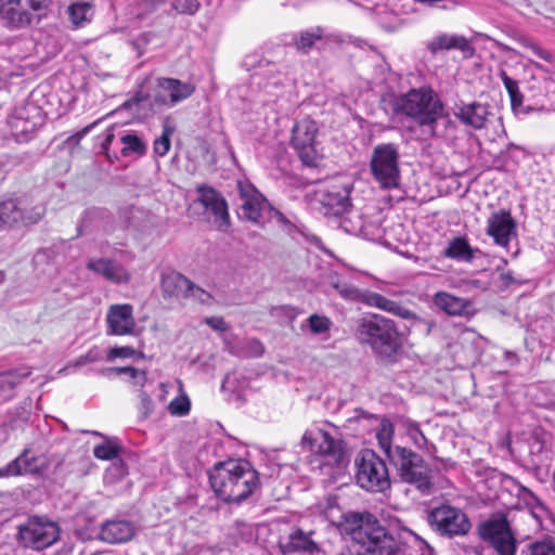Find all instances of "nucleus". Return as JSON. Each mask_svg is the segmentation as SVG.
I'll list each match as a JSON object with an SVG mask.
<instances>
[{"mask_svg":"<svg viewBox=\"0 0 555 555\" xmlns=\"http://www.w3.org/2000/svg\"><path fill=\"white\" fill-rule=\"evenodd\" d=\"M249 348V356L251 357H260L262 356L264 348L262 344L257 339H250L247 341Z\"/></svg>","mask_w":555,"mask_h":555,"instance_id":"4d7b16f0","label":"nucleus"},{"mask_svg":"<svg viewBox=\"0 0 555 555\" xmlns=\"http://www.w3.org/2000/svg\"><path fill=\"white\" fill-rule=\"evenodd\" d=\"M444 255L456 260L472 261L474 258V250L466 240L456 237L450 242Z\"/></svg>","mask_w":555,"mask_h":555,"instance_id":"473e14b6","label":"nucleus"},{"mask_svg":"<svg viewBox=\"0 0 555 555\" xmlns=\"http://www.w3.org/2000/svg\"><path fill=\"white\" fill-rule=\"evenodd\" d=\"M453 115L462 125L480 130L486 128L491 112L489 104L460 101L453 107Z\"/></svg>","mask_w":555,"mask_h":555,"instance_id":"f3484780","label":"nucleus"},{"mask_svg":"<svg viewBox=\"0 0 555 555\" xmlns=\"http://www.w3.org/2000/svg\"><path fill=\"white\" fill-rule=\"evenodd\" d=\"M351 182L337 181L320 192L321 211L327 218L343 217L352 206L350 194Z\"/></svg>","mask_w":555,"mask_h":555,"instance_id":"4468645a","label":"nucleus"},{"mask_svg":"<svg viewBox=\"0 0 555 555\" xmlns=\"http://www.w3.org/2000/svg\"><path fill=\"white\" fill-rule=\"evenodd\" d=\"M106 319L109 333L113 335H127L133 332L135 323L130 305L111 306Z\"/></svg>","mask_w":555,"mask_h":555,"instance_id":"412c9836","label":"nucleus"},{"mask_svg":"<svg viewBox=\"0 0 555 555\" xmlns=\"http://www.w3.org/2000/svg\"><path fill=\"white\" fill-rule=\"evenodd\" d=\"M318 132L317 121L309 117L297 121L293 127L292 145L301 163L308 167H317L319 163Z\"/></svg>","mask_w":555,"mask_h":555,"instance_id":"ddd939ff","label":"nucleus"},{"mask_svg":"<svg viewBox=\"0 0 555 555\" xmlns=\"http://www.w3.org/2000/svg\"><path fill=\"white\" fill-rule=\"evenodd\" d=\"M499 77L501 78L511 99V107L515 115H527L533 111L532 107H524V94L519 90L518 82L511 78L504 69H500Z\"/></svg>","mask_w":555,"mask_h":555,"instance_id":"c756f323","label":"nucleus"},{"mask_svg":"<svg viewBox=\"0 0 555 555\" xmlns=\"http://www.w3.org/2000/svg\"><path fill=\"white\" fill-rule=\"evenodd\" d=\"M191 402L186 395L175 398L168 405V411L175 416H184L190 412Z\"/></svg>","mask_w":555,"mask_h":555,"instance_id":"a18cd8bd","label":"nucleus"},{"mask_svg":"<svg viewBox=\"0 0 555 555\" xmlns=\"http://www.w3.org/2000/svg\"><path fill=\"white\" fill-rule=\"evenodd\" d=\"M137 354V351L132 347H115L109 349L107 352V360L112 361L116 358H130Z\"/></svg>","mask_w":555,"mask_h":555,"instance_id":"3c124183","label":"nucleus"},{"mask_svg":"<svg viewBox=\"0 0 555 555\" xmlns=\"http://www.w3.org/2000/svg\"><path fill=\"white\" fill-rule=\"evenodd\" d=\"M120 447L113 439H107L104 443L98 444L93 449V454L99 460H114L118 456Z\"/></svg>","mask_w":555,"mask_h":555,"instance_id":"58836bf2","label":"nucleus"},{"mask_svg":"<svg viewBox=\"0 0 555 555\" xmlns=\"http://www.w3.org/2000/svg\"><path fill=\"white\" fill-rule=\"evenodd\" d=\"M521 555H555V540L551 537L529 543Z\"/></svg>","mask_w":555,"mask_h":555,"instance_id":"c9c22d12","label":"nucleus"},{"mask_svg":"<svg viewBox=\"0 0 555 555\" xmlns=\"http://www.w3.org/2000/svg\"><path fill=\"white\" fill-rule=\"evenodd\" d=\"M37 462L38 457L29 449H24L16 459L0 468V478L39 473L40 465Z\"/></svg>","mask_w":555,"mask_h":555,"instance_id":"393cba45","label":"nucleus"},{"mask_svg":"<svg viewBox=\"0 0 555 555\" xmlns=\"http://www.w3.org/2000/svg\"><path fill=\"white\" fill-rule=\"evenodd\" d=\"M91 4L89 2H76L68 7L67 12L69 20L75 26H81L89 21L88 15L91 13Z\"/></svg>","mask_w":555,"mask_h":555,"instance_id":"e433bc0d","label":"nucleus"},{"mask_svg":"<svg viewBox=\"0 0 555 555\" xmlns=\"http://www.w3.org/2000/svg\"><path fill=\"white\" fill-rule=\"evenodd\" d=\"M313 532H306L300 528L294 529L285 542L280 541L279 547L283 555L302 553L317 555L320 553V545L312 539Z\"/></svg>","mask_w":555,"mask_h":555,"instance_id":"aec40b11","label":"nucleus"},{"mask_svg":"<svg viewBox=\"0 0 555 555\" xmlns=\"http://www.w3.org/2000/svg\"><path fill=\"white\" fill-rule=\"evenodd\" d=\"M232 537L235 545H238L242 542H248L253 539L251 527L242 520H236L234 522Z\"/></svg>","mask_w":555,"mask_h":555,"instance_id":"c03bdc74","label":"nucleus"},{"mask_svg":"<svg viewBox=\"0 0 555 555\" xmlns=\"http://www.w3.org/2000/svg\"><path fill=\"white\" fill-rule=\"evenodd\" d=\"M395 109L413 119L421 127H428L435 135L437 121L443 115V104L430 87L413 88L400 95Z\"/></svg>","mask_w":555,"mask_h":555,"instance_id":"20e7f679","label":"nucleus"},{"mask_svg":"<svg viewBox=\"0 0 555 555\" xmlns=\"http://www.w3.org/2000/svg\"><path fill=\"white\" fill-rule=\"evenodd\" d=\"M358 485L371 492H384L390 488L385 462L371 450L362 451L356 459Z\"/></svg>","mask_w":555,"mask_h":555,"instance_id":"6e6552de","label":"nucleus"},{"mask_svg":"<svg viewBox=\"0 0 555 555\" xmlns=\"http://www.w3.org/2000/svg\"><path fill=\"white\" fill-rule=\"evenodd\" d=\"M362 304H364L369 307H374V308L380 309L385 312L391 313L401 319H406V318L412 317L411 310L401 306L398 301L389 299V298L383 296L382 294H378V293H375L372 291L363 292Z\"/></svg>","mask_w":555,"mask_h":555,"instance_id":"bb28decb","label":"nucleus"},{"mask_svg":"<svg viewBox=\"0 0 555 555\" xmlns=\"http://www.w3.org/2000/svg\"><path fill=\"white\" fill-rule=\"evenodd\" d=\"M29 369H20L0 373V392L9 399L13 396V390L22 380L30 375Z\"/></svg>","mask_w":555,"mask_h":555,"instance_id":"2f4dec72","label":"nucleus"},{"mask_svg":"<svg viewBox=\"0 0 555 555\" xmlns=\"http://www.w3.org/2000/svg\"><path fill=\"white\" fill-rule=\"evenodd\" d=\"M140 397H141L142 408L144 409L145 414L150 413L153 410L152 399L145 392H142Z\"/></svg>","mask_w":555,"mask_h":555,"instance_id":"052dcab7","label":"nucleus"},{"mask_svg":"<svg viewBox=\"0 0 555 555\" xmlns=\"http://www.w3.org/2000/svg\"><path fill=\"white\" fill-rule=\"evenodd\" d=\"M51 0H0V21L9 29H23L39 23L50 9Z\"/></svg>","mask_w":555,"mask_h":555,"instance_id":"423d86ee","label":"nucleus"},{"mask_svg":"<svg viewBox=\"0 0 555 555\" xmlns=\"http://www.w3.org/2000/svg\"><path fill=\"white\" fill-rule=\"evenodd\" d=\"M333 286L345 299L362 302V295L364 291H361L346 282H337L334 283Z\"/></svg>","mask_w":555,"mask_h":555,"instance_id":"37998d69","label":"nucleus"},{"mask_svg":"<svg viewBox=\"0 0 555 555\" xmlns=\"http://www.w3.org/2000/svg\"><path fill=\"white\" fill-rule=\"evenodd\" d=\"M155 82L154 101L159 106H173L190 98L195 91L193 83L183 82L176 78L159 77Z\"/></svg>","mask_w":555,"mask_h":555,"instance_id":"2eb2a0df","label":"nucleus"},{"mask_svg":"<svg viewBox=\"0 0 555 555\" xmlns=\"http://www.w3.org/2000/svg\"><path fill=\"white\" fill-rule=\"evenodd\" d=\"M191 280L177 271L163 273L160 288L164 298L186 299L190 291Z\"/></svg>","mask_w":555,"mask_h":555,"instance_id":"a878e982","label":"nucleus"},{"mask_svg":"<svg viewBox=\"0 0 555 555\" xmlns=\"http://www.w3.org/2000/svg\"><path fill=\"white\" fill-rule=\"evenodd\" d=\"M410 436L414 439L416 444H421L422 442H426V438L424 434L421 431L417 425H413L409 430Z\"/></svg>","mask_w":555,"mask_h":555,"instance_id":"13d9d810","label":"nucleus"},{"mask_svg":"<svg viewBox=\"0 0 555 555\" xmlns=\"http://www.w3.org/2000/svg\"><path fill=\"white\" fill-rule=\"evenodd\" d=\"M166 0H142V4L147 11H155L159 5L164 4Z\"/></svg>","mask_w":555,"mask_h":555,"instance_id":"680f3d73","label":"nucleus"},{"mask_svg":"<svg viewBox=\"0 0 555 555\" xmlns=\"http://www.w3.org/2000/svg\"><path fill=\"white\" fill-rule=\"evenodd\" d=\"M411 314L412 317L405 319L411 322L410 327L424 336H428L435 326V321L431 319L421 318L413 311H411Z\"/></svg>","mask_w":555,"mask_h":555,"instance_id":"a19ab883","label":"nucleus"},{"mask_svg":"<svg viewBox=\"0 0 555 555\" xmlns=\"http://www.w3.org/2000/svg\"><path fill=\"white\" fill-rule=\"evenodd\" d=\"M434 304L437 308L449 315L469 317L475 312L472 300L463 297H456L447 292L436 293L434 296Z\"/></svg>","mask_w":555,"mask_h":555,"instance_id":"4be33fe9","label":"nucleus"},{"mask_svg":"<svg viewBox=\"0 0 555 555\" xmlns=\"http://www.w3.org/2000/svg\"><path fill=\"white\" fill-rule=\"evenodd\" d=\"M237 188L242 201L240 217L254 223L259 222L267 199L250 183L238 182Z\"/></svg>","mask_w":555,"mask_h":555,"instance_id":"a211bd4d","label":"nucleus"},{"mask_svg":"<svg viewBox=\"0 0 555 555\" xmlns=\"http://www.w3.org/2000/svg\"><path fill=\"white\" fill-rule=\"evenodd\" d=\"M502 278H503V280H504V281H506V282H511V281H513V276H512V274H511V273H504V274H502Z\"/></svg>","mask_w":555,"mask_h":555,"instance_id":"774afa93","label":"nucleus"},{"mask_svg":"<svg viewBox=\"0 0 555 555\" xmlns=\"http://www.w3.org/2000/svg\"><path fill=\"white\" fill-rule=\"evenodd\" d=\"M531 450H532V452H534V451L541 452L542 451V443L540 441L533 442L532 446H531Z\"/></svg>","mask_w":555,"mask_h":555,"instance_id":"69168bd1","label":"nucleus"},{"mask_svg":"<svg viewBox=\"0 0 555 555\" xmlns=\"http://www.w3.org/2000/svg\"><path fill=\"white\" fill-rule=\"evenodd\" d=\"M100 373L106 377H113L115 375L126 374L130 379L133 380L134 385L143 386L146 382V373L144 371H140L133 366H125V367H105L100 371Z\"/></svg>","mask_w":555,"mask_h":555,"instance_id":"f704fd0d","label":"nucleus"},{"mask_svg":"<svg viewBox=\"0 0 555 555\" xmlns=\"http://www.w3.org/2000/svg\"><path fill=\"white\" fill-rule=\"evenodd\" d=\"M172 132L173 129H171L168 126H165L163 134L154 141L153 150L157 156L163 157L169 152L171 146L170 137Z\"/></svg>","mask_w":555,"mask_h":555,"instance_id":"79ce46f5","label":"nucleus"},{"mask_svg":"<svg viewBox=\"0 0 555 555\" xmlns=\"http://www.w3.org/2000/svg\"><path fill=\"white\" fill-rule=\"evenodd\" d=\"M517 488H518V494H522L524 498L529 496L530 499L534 500L540 507L543 508V504L538 500V498L529 489H527L526 487H524L521 485H517Z\"/></svg>","mask_w":555,"mask_h":555,"instance_id":"bf43d9fd","label":"nucleus"},{"mask_svg":"<svg viewBox=\"0 0 555 555\" xmlns=\"http://www.w3.org/2000/svg\"><path fill=\"white\" fill-rule=\"evenodd\" d=\"M534 51H535V53H537L541 59H543V60H548V54H547L545 51H543V50H541V49H539V48H535V49H534Z\"/></svg>","mask_w":555,"mask_h":555,"instance_id":"0e129e2a","label":"nucleus"},{"mask_svg":"<svg viewBox=\"0 0 555 555\" xmlns=\"http://www.w3.org/2000/svg\"><path fill=\"white\" fill-rule=\"evenodd\" d=\"M149 95L143 92H137L132 98L127 100L122 106L126 109H133L135 113H139L140 106L149 100Z\"/></svg>","mask_w":555,"mask_h":555,"instance_id":"8fccbe9b","label":"nucleus"},{"mask_svg":"<svg viewBox=\"0 0 555 555\" xmlns=\"http://www.w3.org/2000/svg\"><path fill=\"white\" fill-rule=\"evenodd\" d=\"M478 534L498 555H516L518 542L505 515H498L480 524Z\"/></svg>","mask_w":555,"mask_h":555,"instance_id":"9b49d317","label":"nucleus"},{"mask_svg":"<svg viewBox=\"0 0 555 555\" xmlns=\"http://www.w3.org/2000/svg\"><path fill=\"white\" fill-rule=\"evenodd\" d=\"M322 29L315 28L314 30H306L300 34V38L297 41V48L304 52H307L315 42L321 39Z\"/></svg>","mask_w":555,"mask_h":555,"instance_id":"49530a36","label":"nucleus"},{"mask_svg":"<svg viewBox=\"0 0 555 555\" xmlns=\"http://www.w3.org/2000/svg\"><path fill=\"white\" fill-rule=\"evenodd\" d=\"M392 433V425L390 423H382L380 428L376 434L378 444L387 455L388 460L391 459V454L395 451V447L391 444Z\"/></svg>","mask_w":555,"mask_h":555,"instance_id":"4c0bfd02","label":"nucleus"},{"mask_svg":"<svg viewBox=\"0 0 555 555\" xmlns=\"http://www.w3.org/2000/svg\"><path fill=\"white\" fill-rule=\"evenodd\" d=\"M208 477L216 496L228 504H241L260 488L259 473L247 461L219 462Z\"/></svg>","mask_w":555,"mask_h":555,"instance_id":"f03ea898","label":"nucleus"},{"mask_svg":"<svg viewBox=\"0 0 555 555\" xmlns=\"http://www.w3.org/2000/svg\"><path fill=\"white\" fill-rule=\"evenodd\" d=\"M313 443H315V437L311 433L306 431L301 438V444L312 448Z\"/></svg>","mask_w":555,"mask_h":555,"instance_id":"e2e57ef3","label":"nucleus"},{"mask_svg":"<svg viewBox=\"0 0 555 555\" xmlns=\"http://www.w3.org/2000/svg\"><path fill=\"white\" fill-rule=\"evenodd\" d=\"M206 324L209 325L212 330L218 331V332H225L229 328V325L221 317L207 318Z\"/></svg>","mask_w":555,"mask_h":555,"instance_id":"864d4df0","label":"nucleus"},{"mask_svg":"<svg viewBox=\"0 0 555 555\" xmlns=\"http://www.w3.org/2000/svg\"><path fill=\"white\" fill-rule=\"evenodd\" d=\"M374 179L384 189H393L400 184L399 149L395 143L377 144L370 162Z\"/></svg>","mask_w":555,"mask_h":555,"instance_id":"0eeeda50","label":"nucleus"},{"mask_svg":"<svg viewBox=\"0 0 555 555\" xmlns=\"http://www.w3.org/2000/svg\"><path fill=\"white\" fill-rule=\"evenodd\" d=\"M87 268L114 283H127L130 280L128 271L120 263L112 259H90Z\"/></svg>","mask_w":555,"mask_h":555,"instance_id":"b1692460","label":"nucleus"},{"mask_svg":"<svg viewBox=\"0 0 555 555\" xmlns=\"http://www.w3.org/2000/svg\"><path fill=\"white\" fill-rule=\"evenodd\" d=\"M186 299H193L194 301H197L203 305H210L214 300V297L208 292L195 285L191 281V287L190 291H188L186 293Z\"/></svg>","mask_w":555,"mask_h":555,"instance_id":"09e8293b","label":"nucleus"},{"mask_svg":"<svg viewBox=\"0 0 555 555\" xmlns=\"http://www.w3.org/2000/svg\"><path fill=\"white\" fill-rule=\"evenodd\" d=\"M134 535L133 525L124 519L106 520L102 526L99 537L109 544L124 543Z\"/></svg>","mask_w":555,"mask_h":555,"instance_id":"5701e85b","label":"nucleus"},{"mask_svg":"<svg viewBox=\"0 0 555 555\" xmlns=\"http://www.w3.org/2000/svg\"><path fill=\"white\" fill-rule=\"evenodd\" d=\"M307 322L309 324V328H310L311 333H313L315 335H320V334L328 332L332 326V321L327 317L320 315L317 313L311 314L307 319Z\"/></svg>","mask_w":555,"mask_h":555,"instance_id":"ea45409f","label":"nucleus"},{"mask_svg":"<svg viewBox=\"0 0 555 555\" xmlns=\"http://www.w3.org/2000/svg\"><path fill=\"white\" fill-rule=\"evenodd\" d=\"M101 359V354L96 349L89 350L86 354L79 357L77 365L96 362Z\"/></svg>","mask_w":555,"mask_h":555,"instance_id":"6e6d98bb","label":"nucleus"},{"mask_svg":"<svg viewBox=\"0 0 555 555\" xmlns=\"http://www.w3.org/2000/svg\"><path fill=\"white\" fill-rule=\"evenodd\" d=\"M120 143L122 144L120 154L124 157H128L133 154L141 156L146 152L145 143L133 132L122 134L120 137Z\"/></svg>","mask_w":555,"mask_h":555,"instance_id":"72a5a7b5","label":"nucleus"},{"mask_svg":"<svg viewBox=\"0 0 555 555\" xmlns=\"http://www.w3.org/2000/svg\"><path fill=\"white\" fill-rule=\"evenodd\" d=\"M59 539L57 524L42 517H29L18 526L17 541L26 548L42 551L53 545Z\"/></svg>","mask_w":555,"mask_h":555,"instance_id":"1a4fd4ad","label":"nucleus"},{"mask_svg":"<svg viewBox=\"0 0 555 555\" xmlns=\"http://www.w3.org/2000/svg\"><path fill=\"white\" fill-rule=\"evenodd\" d=\"M515 232L516 223L508 210L493 212L488 219L487 234L500 246H507Z\"/></svg>","mask_w":555,"mask_h":555,"instance_id":"6ab92c4d","label":"nucleus"},{"mask_svg":"<svg viewBox=\"0 0 555 555\" xmlns=\"http://www.w3.org/2000/svg\"><path fill=\"white\" fill-rule=\"evenodd\" d=\"M548 160L550 162H555V147L550 150V152H548Z\"/></svg>","mask_w":555,"mask_h":555,"instance_id":"338daca9","label":"nucleus"},{"mask_svg":"<svg viewBox=\"0 0 555 555\" xmlns=\"http://www.w3.org/2000/svg\"><path fill=\"white\" fill-rule=\"evenodd\" d=\"M430 528L441 537H462L469 532L472 524L467 515L459 507L441 504L427 514Z\"/></svg>","mask_w":555,"mask_h":555,"instance_id":"9d476101","label":"nucleus"},{"mask_svg":"<svg viewBox=\"0 0 555 555\" xmlns=\"http://www.w3.org/2000/svg\"><path fill=\"white\" fill-rule=\"evenodd\" d=\"M428 50L436 54L440 50H460L462 52H473L474 49L470 46L469 41L461 35H449L442 34L435 37L427 44Z\"/></svg>","mask_w":555,"mask_h":555,"instance_id":"cd10ccee","label":"nucleus"},{"mask_svg":"<svg viewBox=\"0 0 555 555\" xmlns=\"http://www.w3.org/2000/svg\"><path fill=\"white\" fill-rule=\"evenodd\" d=\"M96 124L95 122H92L88 126H86L85 128H82L81 130L77 131L76 133H74L73 135H70L66 142L70 145H77L80 140L90 132V130L93 128V126Z\"/></svg>","mask_w":555,"mask_h":555,"instance_id":"5fc2aeb1","label":"nucleus"},{"mask_svg":"<svg viewBox=\"0 0 555 555\" xmlns=\"http://www.w3.org/2000/svg\"><path fill=\"white\" fill-rule=\"evenodd\" d=\"M389 461L403 482L413 485L423 495H429L434 491L431 470L421 454L409 448L395 446Z\"/></svg>","mask_w":555,"mask_h":555,"instance_id":"39448f33","label":"nucleus"},{"mask_svg":"<svg viewBox=\"0 0 555 555\" xmlns=\"http://www.w3.org/2000/svg\"><path fill=\"white\" fill-rule=\"evenodd\" d=\"M336 219L339 220V227L349 234L363 235L365 237L375 234V232L370 230V225L364 222L362 216L353 210L352 207L343 217H336Z\"/></svg>","mask_w":555,"mask_h":555,"instance_id":"7c9ffc66","label":"nucleus"},{"mask_svg":"<svg viewBox=\"0 0 555 555\" xmlns=\"http://www.w3.org/2000/svg\"><path fill=\"white\" fill-rule=\"evenodd\" d=\"M43 215V209L30 206L23 197L0 199V230H10L21 225L37 223Z\"/></svg>","mask_w":555,"mask_h":555,"instance_id":"f8f14e48","label":"nucleus"},{"mask_svg":"<svg viewBox=\"0 0 555 555\" xmlns=\"http://www.w3.org/2000/svg\"><path fill=\"white\" fill-rule=\"evenodd\" d=\"M338 528L359 544L363 552L344 547L336 555H404V544L397 541L370 512L343 514Z\"/></svg>","mask_w":555,"mask_h":555,"instance_id":"f257e3e1","label":"nucleus"},{"mask_svg":"<svg viewBox=\"0 0 555 555\" xmlns=\"http://www.w3.org/2000/svg\"><path fill=\"white\" fill-rule=\"evenodd\" d=\"M318 443V452L328 457L330 461L336 464H341L345 460V452L341 442L335 440L328 433L319 430L315 437Z\"/></svg>","mask_w":555,"mask_h":555,"instance_id":"c85d7f7f","label":"nucleus"},{"mask_svg":"<svg viewBox=\"0 0 555 555\" xmlns=\"http://www.w3.org/2000/svg\"><path fill=\"white\" fill-rule=\"evenodd\" d=\"M199 8L197 0H171V9L179 14L194 15Z\"/></svg>","mask_w":555,"mask_h":555,"instance_id":"de8ad7c7","label":"nucleus"},{"mask_svg":"<svg viewBox=\"0 0 555 555\" xmlns=\"http://www.w3.org/2000/svg\"><path fill=\"white\" fill-rule=\"evenodd\" d=\"M115 139V134L112 130H108L105 134V138L101 144L102 153L105 154V156L108 158L109 162H113L114 159H117L118 156L114 154L113 156L109 154V145L113 143Z\"/></svg>","mask_w":555,"mask_h":555,"instance_id":"603ef678","label":"nucleus"},{"mask_svg":"<svg viewBox=\"0 0 555 555\" xmlns=\"http://www.w3.org/2000/svg\"><path fill=\"white\" fill-rule=\"evenodd\" d=\"M196 192L205 210L214 216L218 229L225 231L230 227V215L223 195L215 188L205 184L197 185Z\"/></svg>","mask_w":555,"mask_h":555,"instance_id":"dca6fc26","label":"nucleus"},{"mask_svg":"<svg viewBox=\"0 0 555 555\" xmlns=\"http://www.w3.org/2000/svg\"><path fill=\"white\" fill-rule=\"evenodd\" d=\"M354 335L360 344L369 346L382 359L392 360L402 349L396 322L377 313L362 318Z\"/></svg>","mask_w":555,"mask_h":555,"instance_id":"7ed1b4c3","label":"nucleus"}]
</instances>
